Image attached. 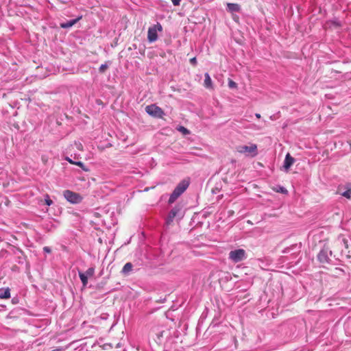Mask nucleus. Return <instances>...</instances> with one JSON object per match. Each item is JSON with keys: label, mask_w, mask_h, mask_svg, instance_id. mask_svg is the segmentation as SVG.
Here are the masks:
<instances>
[{"label": "nucleus", "mask_w": 351, "mask_h": 351, "mask_svg": "<svg viewBox=\"0 0 351 351\" xmlns=\"http://www.w3.org/2000/svg\"><path fill=\"white\" fill-rule=\"evenodd\" d=\"M108 68V65L106 64H101L100 66H99V72L101 73H104L106 69Z\"/></svg>", "instance_id": "20"}, {"label": "nucleus", "mask_w": 351, "mask_h": 351, "mask_svg": "<svg viewBox=\"0 0 351 351\" xmlns=\"http://www.w3.org/2000/svg\"><path fill=\"white\" fill-rule=\"evenodd\" d=\"M246 258V253L243 249L232 250L229 253V259L234 263L242 261Z\"/></svg>", "instance_id": "3"}, {"label": "nucleus", "mask_w": 351, "mask_h": 351, "mask_svg": "<svg viewBox=\"0 0 351 351\" xmlns=\"http://www.w3.org/2000/svg\"><path fill=\"white\" fill-rule=\"evenodd\" d=\"M318 259L322 263H326L328 262V257L326 254V252L322 251L318 254Z\"/></svg>", "instance_id": "15"}, {"label": "nucleus", "mask_w": 351, "mask_h": 351, "mask_svg": "<svg viewBox=\"0 0 351 351\" xmlns=\"http://www.w3.org/2000/svg\"><path fill=\"white\" fill-rule=\"evenodd\" d=\"M80 18H78V19H73V20H71V21H69L66 23H62L60 24V27L62 28H69L71 27H72L73 25H74L79 20H80Z\"/></svg>", "instance_id": "12"}, {"label": "nucleus", "mask_w": 351, "mask_h": 351, "mask_svg": "<svg viewBox=\"0 0 351 351\" xmlns=\"http://www.w3.org/2000/svg\"><path fill=\"white\" fill-rule=\"evenodd\" d=\"M95 269L93 267L88 268L86 272H79L80 278L84 286H86L88 283V278L94 275Z\"/></svg>", "instance_id": "8"}, {"label": "nucleus", "mask_w": 351, "mask_h": 351, "mask_svg": "<svg viewBox=\"0 0 351 351\" xmlns=\"http://www.w3.org/2000/svg\"><path fill=\"white\" fill-rule=\"evenodd\" d=\"M204 77H205L204 82V86L208 89H213V82H212V80H211L209 74L208 73H206L204 74Z\"/></svg>", "instance_id": "10"}, {"label": "nucleus", "mask_w": 351, "mask_h": 351, "mask_svg": "<svg viewBox=\"0 0 351 351\" xmlns=\"http://www.w3.org/2000/svg\"><path fill=\"white\" fill-rule=\"evenodd\" d=\"M10 298V291L8 288L0 291V298L1 299H8Z\"/></svg>", "instance_id": "13"}, {"label": "nucleus", "mask_w": 351, "mask_h": 351, "mask_svg": "<svg viewBox=\"0 0 351 351\" xmlns=\"http://www.w3.org/2000/svg\"><path fill=\"white\" fill-rule=\"evenodd\" d=\"M45 202L47 206H51L53 204L52 200L50 199L49 195L47 194L45 195Z\"/></svg>", "instance_id": "18"}, {"label": "nucleus", "mask_w": 351, "mask_h": 351, "mask_svg": "<svg viewBox=\"0 0 351 351\" xmlns=\"http://www.w3.org/2000/svg\"><path fill=\"white\" fill-rule=\"evenodd\" d=\"M189 185V181L185 180L181 181L170 195L169 203L173 204L186 190Z\"/></svg>", "instance_id": "2"}, {"label": "nucleus", "mask_w": 351, "mask_h": 351, "mask_svg": "<svg viewBox=\"0 0 351 351\" xmlns=\"http://www.w3.org/2000/svg\"><path fill=\"white\" fill-rule=\"evenodd\" d=\"M162 30V25L159 23H157L154 25L150 27L148 29L147 32V39L149 42H155L158 39V32H161Z\"/></svg>", "instance_id": "4"}, {"label": "nucleus", "mask_w": 351, "mask_h": 351, "mask_svg": "<svg viewBox=\"0 0 351 351\" xmlns=\"http://www.w3.org/2000/svg\"><path fill=\"white\" fill-rule=\"evenodd\" d=\"M174 218L173 217H170V215H168L167 219H166V224L167 225H170L173 221Z\"/></svg>", "instance_id": "21"}, {"label": "nucleus", "mask_w": 351, "mask_h": 351, "mask_svg": "<svg viewBox=\"0 0 351 351\" xmlns=\"http://www.w3.org/2000/svg\"><path fill=\"white\" fill-rule=\"evenodd\" d=\"M145 110L149 114L152 115L154 117H161L162 115L163 114L162 110L158 106H156V105L147 106Z\"/></svg>", "instance_id": "6"}, {"label": "nucleus", "mask_w": 351, "mask_h": 351, "mask_svg": "<svg viewBox=\"0 0 351 351\" xmlns=\"http://www.w3.org/2000/svg\"><path fill=\"white\" fill-rule=\"evenodd\" d=\"M293 162L294 158L291 157L289 154H287L284 161V167L286 169H289L290 167L293 164Z\"/></svg>", "instance_id": "9"}, {"label": "nucleus", "mask_w": 351, "mask_h": 351, "mask_svg": "<svg viewBox=\"0 0 351 351\" xmlns=\"http://www.w3.org/2000/svg\"><path fill=\"white\" fill-rule=\"evenodd\" d=\"M180 212V208L178 206H176L171 210L169 215H170V217L175 218L178 215V213Z\"/></svg>", "instance_id": "16"}, {"label": "nucleus", "mask_w": 351, "mask_h": 351, "mask_svg": "<svg viewBox=\"0 0 351 351\" xmlns=\"http://www.w3.org/2000/svg\"><path fill=\"white\" fill-rule=\"evenodd\" d=\"M66 160L69 163H71V164H74V165H75V162L73 161L71 158H68V157H67V158H66Z\"/></svg>", "instance_id": "27"}, {"label": "nucleus", "mask_w": 351, "mask_h": 351, "mask_svg": "<svg viewBox=\"0 0 351 351\" xmlns=\"http://www.w3.org/2000/svg\"><path fill=\"white\" fill-rule=\"evenodd\" d=\"M255 116H256V118H258V119L261 118V114H258V113H256V114H255Z\"/></svg>", "instance_id": "29"}, {"label": "nucleus", "mask_w": 351, "mask_h": 351, "mask_svg": "<svg viewBox=\"0 0 351 351\" xmlns=\"http://www.w3.org/2000/svg\"><path fill=\"white\" fill-rule=\"evenodd\" d=\"M64 198L71 204H78L82 202V197L77 193L66 190L63 193Z\"/></svg>", "instance_id": "5"}, {"label": "nucleus", "mask_w": 351, "mask_h": 351, "mask_svg": "<svg viewBox=\"0 0 351 351\" xmlns=\"http://www.w3.org/2000/svg\"><path fill=\"white\" fill-rule=\"evenodd\" d=\"M43 251L46 253H50L51 252V249L50 247H47V246H45L43 247Z\"/></svg>", "instance_id": "25"}, {"label": "nucleus", "mask_w": 351, "mask_h": 351, "mask_svg": "<svg viewBox=\"0 0 351 351\" xmlns=\"http://www.w3.org/2000/svg\"><path fill=\"white\" fill-rule=\"evenodd\" d=\"M75 145L76 147L79 150H82L83 149V145H82V143H75Z\"/></svg>", "instance_id": "23"}, {"label": "nucleus", "mask_w": 351, "mask_h": 351, "mask_svg": "<svg viewBox=\"0 0 351 351\" xmlns=\"http://www.w3.org/2000/svg\"><path fill=\"white\" fill-rule=\"evenodd\" d=\"M132 264L131 263H127L122 269V273L124 274H128L132 269Z\"/></svg>", "instance_id": "14"}, {"label": "nucleus", "mask_w": 351, "mask_h": 351, "mask_svg": "<svg viewBox=\"0 0 351 351\" xmlns=\"http://www.w3.org/2000/svg\"><path fill=\"white\" fill-rule=\"evenodd\" d=\"M171 1L174 5H179L181 0H171Z\"/></svg>", "instance_id": "24"}, {"label": "nucleus", "mask_w": 351, "mask_h": 351, "mask_svg": "<svg viewBox=\"0 0 351 351\" xmlns=\"http://www.w3.org/2000/svg\"><path fill=\"white\" fill-rule=\"evenodd\" d=\"M227 10L230 12H238L240 11V5L237 3H228Z\"/></svg>", "instance_id": "11"}, {"label": "nucleus", "mask_w": 351, "mask_h": 351, "mask_svg": "<svg viewBox=\"0 0 351 351\" xmlns=\"http://www.w3.org/2000/svg\"><path fill=\"white\" fill-rule=\"evenodd\" d=\"M180 130L184 132H185V133H188V130L185 128H184V127H181L180 128Z\"/></svg>", "instance_id": "28"}, {"label": "nucleus", "mask_w": 351, "mask_h": 351, "mask_svg": "<svg viewBox=\"0 0 351 351\" xmlns=\"http://www.w3.org/2000/svg\"><path fill=\"white\" fill-rule=\"evenodd\" d=\"M75 165H76L77 166L81 167L82 169H84V171H87L86 169L84 168V165L83 162H80V161H78V162H75Z\"/></svg>", "instance_id": "22"}, {"label": "nucleus", "mask_w": 351, "mask_h": 351, "mask_svg": "<svg viewBox=\"0 0 351 351\" xmlns=\"http://www.w3.org/2000/svg\"><path fill=\"white\" fill-rule=\"evenodd\" d=\"M337 193L346 199H351V184L339 186Z\"/></svg>", "instance_id": "7"}, {"label": "nucleus", "mask_w": 351, "mask_h": 351, "mask_svg": "<svg viewBox=\"0 0 351 351\" xmlns=\"http://www.w3.org/2000/svg\"><path fill=\"white\" fill-rule=\"evenodd\" d=\"M238 153L244 155L246 157H254L258 154V147L256 144L250 143L249 145H240L236 147Z\"/></svg>", "instance_id": "1"}, {"label": "nucleus", "mask_w": 351, "mask_h": 351, "mask_svg": "<svg viewBox=\"0 0 351 351\" xmlns=\"http://www.w3.org/2000/svg\"><path fill=\"white\" fill-rule=\"evenodd\" d=\"M191 64L195 65L197 64V60L196 58H193L190 60Z\"/></svg>", "instance_id": "26"}, {"label": "nucleus", "mask_w": 351, "mask_h": 351, "mask_svg": "<svg viewBox=\"0 0 351 351\" xmlns=\"http://www.w3.org/2000/svg\"><path fill=\"white\" fill-rule=\"evenodd\" d=\"M228 86L230 88H237V85L234 81H232V80H229Z\"/></svg>", "instance_id": "19"}, {"label": "nucleus", "mask_w": 351, "mask_h": 351, "mask_svg": "<svg viewBox=\"0 0 351 351\" xmlns=\"http://www.w3.org/2000/svg\"><path fill=\"white\" fill-rule=\"evenodd\" d=\"M274 191L283 194H287L288 192L287 190L282 186H277L276 187L274 188Z\"/></svg>", "instance_id": "17"}]
</instances>
